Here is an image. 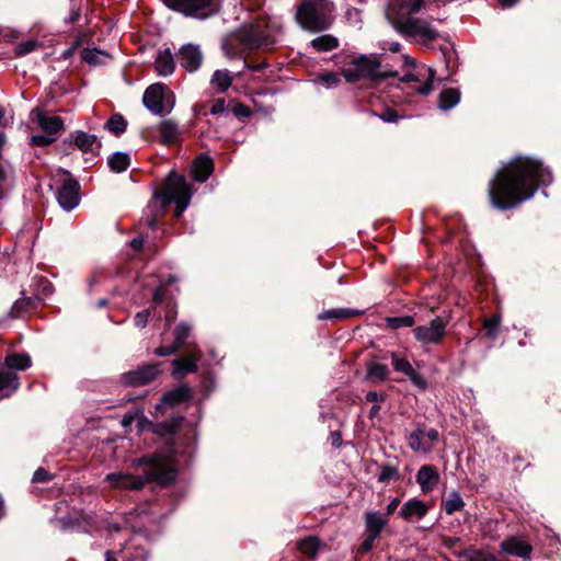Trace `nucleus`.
Listing matches in <instances>:
<instances>
[{
    "instance_id": "obj_1",
    "label": "nucleus",
    "mask_w": 561,
    "mask_h": 561,
    "mask_svg": "<svg viewBox=\"0 0 561 561\" xmlns=\"http://www.w3.org/2000/svg\"><path fill=\"white\" fill-rule=\"evenodd\" d=\"M551 182V172L539 160L517 157L495 174L489 187L490 201L497 209H510L533 197L540 185Z\"/></svg>"
},
{
    "instance_id": "obj_2",
    "label": "nucleus",
    "mask_w": 561,
    "mask_h": 561,
    "mask_svg": "<svg viewBox=\"0 0 561 561\" xmlns=\"http://www.w3.org/2000/svg\"><path fill=\"white\" fill-rule=\"evenodd\" d=\"M144 465H147L148 469L142 477H136L127 472H113L105 477V481L114 489L138 491L149 482L167 485L175 479V470L160 456L144 457L133 461L135 468Z\"/></svg>"
},
{
    "instance_id": "obj_3",
    "label": "nucleus",
    "mask_w": 561,
    "mask_h": 561,
    "mask_svg": "<svg viewBox=\"0 0 561 561\" xmlns=\"http://www.w3.org/2000/svg\"><path fill=\"white\" fill-rule=\"evenodd\" d=\"M193 195V188L186 180L176 173H170L167 183L161 193L154 195V201L149 205L151 217L147 219V225L154 229L158 217L165 210L167 205L175 203V217L180 218L183 211L188 207Z\"/></svg>"
},
{
    "instance_id": "obj_4",
    "label": "nucleus",
    "mask_w": 561,
    "mask_h": 561,
    "mask_svg": "<svg viewBox=\"0 0 561 561\" xmlns=\"http://www.w3.org/2000/svg\"><path fill=\"white\" fill-rule=\"evenodd\" d=\"M333 3L329 0H306L296 14L297 23L306 31L317 33L332 23Z\"/></svg>"
},
{
    "instance_id": "obj_5",
    "label": "nucleus",
    "mask_w": 561,
    "mask_h": 561,
    "mask_svg": "<svg viewBox=\"0 0 561 561\" xmlns=\"http://www.w3.org/2000/svg\"><path fill=\"white\" fill-rule=\"evenodd\" d=\"M342 75L347 82H355L363 78L371 80L393 78L398 72L390 69L382 70L380 61L375 57L360 56L343 67Z\"/></svg>"
},
{
    "instance_id": "obj_6",
    "label": "nucleus",
    "mask_w": 561,
    "mask_h": 561,
    "mask_svg": "<svg viewBox=\"0 0 561 561\" xmlns=\"http://www.w3.org/2000/svg\"><path fill=\"white\" fill-rule=\"evenodd\" d=\"M389 22L402 35L430 43L438 37V32L427 21L416 18L402 19L396 11L389 13Z\"/></svg>"
},
{
    "instance_id": "obj_7",
    "label": "nucleus",
    "mask_w": 561,
    "mask_h": 561,
    "mask_svg": "<svg viewBox=\"0 0 561 561\" xmlns=\"http://www.w3.org/2000/svg\"><path fill=\"white\" fill-rule=\"evenodd\" d=\"M145 106L154 115L170 113L174 106V95L163 83L149 85L142 96Z\"/></svg>"
},
{
    "instance_id": "obj_8",
    "label": "nucleus",
    "mask_w": 561,
    "mask_h": 561,
    "mask_svg": "<svg viewBox=\"0 0 561 561\" xmlns=\"http://www.w3.org/2000/svg\"><path fill=\"white\" fill-rule=\"evenodd\" d=\"M403 66L410 69L402 78V82H423L421 87L416 89V92L422 95H427L433 90V81L435 79L436 71L425 65L417 66L415 60L409 55H403Z\"/></svg>"
},
{
    "instance_id": "obj_9",
    "label": "nucleus",
    "mask_w": 561,
    "mask_h": 561,
    "mask_svg": "<svg viewBox=\"0 0 561 561\" xmlns=\"http://www.w3.org/2000/svg\"><path fill=\"white\" fill-rule=\"evenodd\" d=\"M162 2L172 10L202 20L215 14L219 9L216 0H162Z\"/></svg>"
},
{
    "instance_id": "obj_10",
    "label": "nucleus",
    "mask_w": 561,
    "mask_h": 561,
    "mask_svg": "<svg viewBox=\"0 0 561 561\" xmlns=\"http://www.w3.org/2000/svg\"><path fill=\"white\" fill-rule=\"evenodd\" d=\"M276 30L275 23H270L266 19L259 20L248 27L244 41L252 47H272L275 43Z\"/></svg>"
},
{
    "instance_id": "obj_11",
    "label": "nucleus",
    "mask_w": 561,
    "mask_h": 561,
    "mask_svg": "<svg viewBox=\"0 0 561 561\" xmlns=\"http://www.w3.org/2000/svg\"><path fill=\"white\" fill-rule=\"evenodd\" d=\"M447 321L440 317L434 318L428 324L413 329L414 337L422 345L439 344L446 334Z\"/></svg>"
},
{
    "instance_id": "obj_12",
    "label": "nucleus",
    "mask_w": 561,
    "mask_h": 561,
    "mask_svg": "<svg viewBox=\"0 0 561 561\" xmlns=\"http://www.w3.org/2000/svg\"><path fill=\"white\" fill-rule=\"evenodd\" d=\"M365 522V539L360 545L362 552H368L373 549L375 540L380 536L381 531L388 524L386 516L379 512L368 511L364 515Z\"/></svg>"
},
{
    "instance_id": "obj_13",
    "label": "nucleus",
    "mask_w": 561,
    "mask_h": 561,
    "mask_svg": "<svg viewBox=\"0 0 561 561\" xmlns=\"http://www.w3.org/2000/svg\"><path fill=\"white\" fill-rule=\"evenodd\" d=\"M68 175V173H65L66 179L57 192V201L62 209L70 211L78 206L80 196L79 183Z\"/></svg>"
},
{
    "instance_id": "obj_14",
    "label": "nucleus",
    "mask_w": 561,
    "mask_h": 561,
    "mask_svg": "<svg viewBox=\"0 0 561 561\" xmlns=\"http://www.w3.org/2000/svg\"><path fill=\"white\" fill-rule=\"evenodd\" d=\"M176 58L181 67H183L188 72H194L198 70L203 64L204 56L201 50V47L195 44H185L182 45L178 53Z\"/></svg>"
},
{
    "instance_id": "obj_15",
    "label": "nucleus",
    "mask_w": 561,
    "mask_h": 561,
    "mask_svg": "<svg viewBox=\"0 0 561 561\" xmlns=\"http://www.w3.org/2000/svg\"><path fill=\"white\" fill-rule=\"evenodd\" d=\"M159 374V364H148L125 373L122 379L128 386H144L156 379Z\"/></svg>"
},
{
    "instance_id": "obj_16",
    "label": "nucleus",
    "mask_w": 561,
    "mask_h": 561,
    "mask_svg": "<svg viewBox=\"0 0 561 561\" xmlns=\"http://www.w3.org/2000/svg\"><path fill=\"white\" fill-rule=\"evenodd\" d=\"M31 116L37 124V127L49 136L56 137L65 128L61 117L51 115L41 108L33 110Z\"/></svg>"
},
{
    "instance_id": "obj_17",
    "label": "nucleus",
    "mask_w": 561,
    "mask_h": 561,
    "mask_svg": "<svg viewBox=\"0 0 561 561\" xmlns=\"http://www.w3.org/2000/svg\"><path fill=\"white\" fill-rule=\"evenodd\" d=\"M390 358L396 371L405 375L415 387L422 390L427 388L425 378L413 368L405 357L400 356L398 353H391Z\"/></svg>"
},
{
    "instance_id": "obj_18",
    "label": "nucleus",
    "mask_w": 561,
    "mask_h": 561,
    "mask_svg": "<svg viewBox=\"0 0 561 561\" xmlns=\"http://www.w3.org/2000/svg\"><path fill=\"white\" fill-rule=\"evenodd\" d=\"M201 358V351H196L192 354H186L181 358L174 359L172 362V376L174 378H182L188 373H195L197 370V363L199 362Z\"/></svg>"
},
{
    "instance_id": "obj_19",
    "label": "nucleus",
    "mask_w": 561,
    "mask_h": 561,
    "mask_svg": "<svg viewBox=\"0 0 561 561\" xmlns=\"http://www.w3.org/2000/svg\"><path fill=\"white\" fill-rule=\"evenodd\" d=\"M428 513V506L415 497L408 500L401 506L399 515L405 522L422 519Z\"/></svg>"
},
{
    "instance_id": "obj_20",
    "label": "nucleus",
    "mask_w": 561,
    "mask_h": 561,
    "mask_svg": "<svg viewBox=\"0 0 561 561\" xmlns=\"http://www.w3.org/2000/svg\"><path fill=\"white\" fill-rule=\"evenodd\" d=\"M425 0H392L386 12L387 19L389 20V13L393 10L402 19L411 18V15L417 13L424 7Z\"/></svg>"
},
{
    "instance_id": "obj_21",
    "label": "nucleus",
    "mask_w": 561,
    "mask_h": 561,
    "mask_svg": "<svg viewBox=\"0 0 561 561\" xmlns=\"http://www.w3.org/2000/svg\"><path fill=\"white\" fill-rule=\"evenodd\" d=\"M501 549L507 554L516 556L525 560L530 558L533 551L531 546L519 537L504 539L501 542Z\"/></svg>"
},
{
    "instance_id": "obj_22",
    "label": "nucleus",
    "mask_w": 561,
    "mask_h": 561,
    "mask_svg": "<svg viewBox=\"0 0 561 561\" xmlns=\"http://www.w3.org/2000/svg\"><path fill=\"white\" fill-rule=\"evenodd\" d=\"M192 397L191 388L186 385H182L163 394L161 404L156 407L157 412L162 410L163 405L175 407L182 402L188 401Z\"/></svg>"
},
{
    "instance_id": "obj_23",
    "label": "nucleus",
    "mask_w": 561,
    "mask_h": 561,
    "mask_svg": "<svg viewBox=\"0 0 561 561\" xmlns=\"http://www.w3.org/2000/svg\"><path fill=\"white\" fill-rule=\"evenodd\" d=\"M416 482L420 484L423 493H428L439 482V474L433 466L424 465L417 471Z\"/></svg>"
},
{
    "instance_id": "obj_24",
    "label": "nucleus",
    "mask_w": 561,
    "mask_h": 561,
    "mask_svg": "<svg viewBox=\"0 0 561 561\" xmlns=\"http://www.w3.org/2000/svg\"><path fill=\"white\" fill-rule=\"evenodd\" d=\"M71 136L73 137L75 146L82 152H91L93 154L99 153L101 142L95 135L77 130Z\"/></svg>"
},
{
    "instance_id": "obj_25",
    "label": "nucleus",
    "mask_w": 561,
    "mask_h": 561,
    "mask_svg": "<svg viewBox=\"0 0 561 561\" xmlns=\"http://www.w3.org/2000/svg\"><path fill=\"white\" fill-rule=\"evenodd\" d=\"M160 140L163 145L170 146L180 141L181 130L173 119H164L159 126Z\"/></svg>"
},
{
    "instance_id": "obj_26",
    "label": "nucleus",
    "mask_w": 561,
    "mask_h": 561,
    "mask_svg": "<svg viewBox=\"0 0 561 561\" xmlns=\"http://www.w3.org/2000/svg\"><path fill=\"white\" fill-rule=\"evenodd\" d=\"M213 171V160L207 156H199L193 162L192 174L197 182H206Z\"/></svg>"
},
{
    "instance_id": "obj_27",
    "label": "nucleus",
    "mask_w": 561,
    "mask_h": 561,
    "mask_svg": "<svg viewBox=\"0 0 561 561\" xmlns=\"http://www.w3.org/2000/svg\"><path fill=\"white\" fill-rule=\"evenodd\" d=\"M175 62L169 48L158 53L154 60V70L159 76L167 77L174 72Z\"/></svg>"
},
{
    "instance_id": "obj_28",
    "label": "nucleus",
    "mask_w": 561,
    "mask_h": 561,
    "mask_svg": "<svg viewBox=\"0 0 561 561\" xmlns=\"http://www.w3.org/2000/svg\"><path fill=\"white\" fill-rule=\"evenodd\" d=\"M19 388L15 373L0 370V400L11 397Z\"/></svg>"
},
{
    "instance_id": "obj_29",
    "label": "nucleus",
    "mask_w": 561,
    "mask_h": 561,
    "mask_svg": "<svg viewBox=\"0 0 561 561\" xmlns=\"http://www.w3.org/2000/svg\"><path fill=\"white\" fill-rule=\"evenodd\" d=\"M408 445L415 453L428 454L433 449V445L426 440L425 432L417 428L408 436Z\"/></svg>"
},
{
    "instance_id": "obj_30",
    "label": "nucleus",
    "mask_w": 561,
    "mask_h": 561,
    "mask_svg": "<svg viewBox=\"0 0 561 561\" xmlns=\"http://www.w3.org/2000/svg\"><path fill=\"white\" fill-rule=\"evenodd\" d=\"M322 542L314 536H309L297 542V549L306 557L314 558L323 548Z\"/></svg>"
},
{
    "instance_id": "obj_31",
    "label": "nucleus",
    "mask_w": 561,
    "mask_h": 561,
    "mask_svg": "<svg viewBox=\"0 0 561 561\" xmlns=\"http://www.w3.org/2000/svg\"><path fill=\"white\" fill-rule=\"evenodd\" d=\"M460 101V92L457 89L449 88L440 92L438 106L443 111H448L456 106Z\"/></svg>"
},
{
    "instance_id": "obj_32",
    "label": "nucleus",
    "mask_w": 561,
    "mask_h": 561,
    "mask_svg": "<svg viewBox=\"0 0 561 561\" xmlns=\"http://www.w3.org/2000/svg\"><path fill=\"white\" fill-rule=\"evenodd\" d=\"M389 376V368L385 364L380 363H369L367 365V374L366 378L368 380H371L374 382H382L385 381Z\"/></svg>"
},
{
    "instance_id": "obj_33",
    "label": "nucleus",
    "mask_w": 561,
    "mask_h": 561,
    "mask_svg": "<svg viewBox=\"0 0 561 561\" xmlns=\"http://www.w3.org/2000/svg\"><path fill=\"white\" fill-rule=\"evenodd\" d=\"M311 46L318 51H331L339 46V39L331 34H323L313 38Z\"/></svg>"
},
{
    "instance_id": "obj_34",
    "label": "nucleus",
    "mask_w": 561,
    "mask_h": 561,
    "mask_svg": "<svg viewBox=\"0 0 561 561\" xmlns=\"http://www.w3.org/2000/svg\"><path fill=\"white\" fill-rule=\"evenodd\" d=\"M233 78L229 70H216L211 77V84L220 92L227 91L232 84Z\"/></svg>"
},
{
    "instance_id": "obj_35",
    "label": "nucleus",
    "mask_w": 561,
    "mask_h": 561,
    "mask_svg": "<svg viewBox=\"0 0 561 561\" xmlns=\"http://www.w3.org/2000/svg\"><path fill=\"white\" fill-rule=\"evenodd\" d=\"M4 364L9 369L24 370L31 366V358L25 354H12L5 357Z\"/></svg>"
},
{
    "instance_id": "obj_36",
    "label": "nucleus",
    "mask_w": 561,
    "mask_h": 561,
    "mask_svg": "<svg viewBox=\"0 0 561 561\" xmlns=\"http://www.w3.org/2000/svg\"><path fill=\"white\" fill-rule=\"evenodd\" d=\"M130 163V158L125 152H115L108 158V167L115 172L125 171Z\"/></svg>"
},
{
    "instance_id": "obj_37",
    "label": "nucleus",
    "mask_w": 561,
    "mask_h": 561,
    "mask_svg": "<svg viewBox=\"0 0 561 561\" xmlns=\"http://www.w3.org/2000/svg\"><path fill=\"white\" fill-rule=\"evenodd\" d=\"M127 127V122L121 114H114L110 117V119L105 124V129L115 136L122 135Z\"/></svg>"
},
{
    "instance_id": "obj_38",
    "label": "nucleus",
    "mask_w": 561,
    "mask_h": 561,
    "mask_svg": "<svg viewBox=\"0 0 561 561\" xmlns=\"http://www.w3.org/2000/svg\"><path fill=\"white\" fill-rule=\"evenodd\" d=\"M465 503L460 494L456 491L451 492L448 499L444 502V510L448 515L454 514L457 511H460L463 507Z\"/></svg>"
},
{
    "instance_id": "obj_39",
    "label": "nucleus",
    "mask_w": 561,
    "mask_h": 561,
    "mask_svg": "<svg viewBox=\"0 0 561 561\" xmlns=\"http://www.w3.org/2000/svg\"><path fill=\"white\" fill-rule=\"evenodd\" d=\"M191 333V328L186 323H180L174 329V342L173 344L181 348L184 346L186 339Z\"/></svg>"
},
{
    "instance_id": "obj_40",
    "label": "nucleus",
    "mask_w": 561,
    "mask_h": 561,
    "mask_svg": "<svg viewBox=\"0 0 561 561\" xmlns=\"http://www.w3.org/2000/svg\"><path fill=\"white\" fill-rule=\"evenodd\" d=\"M414 318L412 316L393 317L387 319V325L390 329L397 330L402 327H413Z\"/></svg>"
},
{
    "instance_id": "obj_41",
    "label": "nucleus",
    "mask_w": 561,
    "mask_h": 561,
    "mask_svg": "<svg viewBox=\"0 0 561 561\" xmlns=\"http://www.w3.org/2000/svg\"><path fill=\"white\" fill-rule=\"evenodd\" d=\"M107 57L106 54H104L101 50L98 49H84L82 51V58L88 64L96 65L103 62V60Z\"/></svg>"
},
{
    "instance_id": "obj_42",
    "label": "nucleus",
    "mask_w": 561,
    "mask_h": 561,
    "mask_svg": "<svg viewBox=\"0 0 561 561\" xmlns=\"http://www.w3.org/2000/svg\"><path fill=\"white\" fill-rule=\"evenodd\" d=\"M57 137L45 135H34L30 138L31 146L48 147L56 141Z\"/></svg>"
},
{
    "instance_id": "obj_43",
    "label": "nucleus",
    "mask_w": 561,
    "mask_h": 561,
    "mask_svg": "<svg viewBox=\"0 0 561 561\" xmlns=\"http://www.w3.org/2000/svg\"><path fill=\"white\" fill-rule=\"evenodd\" d=\"M318 81L320 83H322L323 85H325L327 88H332V87H335L336 84H339L341 79H340L339 75L333 73V72H328V73L320 75L318 77Z\"/></svg>"
},
{
    "instance_id": "obj_44",
    "label": "nucleus",
    "mask_w": 561,
    "mask_h": 561,
    "mask_svg": "<svg viewBox=\"0 0 561 561\" xmlns=\"http://www.w3.org/2000/svg\"><path fill=\"white\" fill-rule=\"evenodd\" d=\"M181 421H182V417H179L176 421L158 424L156 426V432L162 433V434H172L175 432V430L180 425Z\"/></svg>"
},
{
    "instance_id": "obj_45",
    "label": "nucleus",
    "mask_w": 561,
    "mask_h": 561,
    "mask_svg": "<svg viewBox=\"0 0 561 561\" xmlns=\"http://www.w3.org/2000/svg\"><path fill=\"white\" fill-rule=\"evenodd\" d=\"M500 325V319L497 317H492L485 320L484 328L486 330V335L491 339L496 336V332Z\"/></svg>"
},
{
    "instance_id": "obj_46",
    "label": "nucleus",
    "mask_w": 561,
    "mask_h": 561,
    "mask_svg": "<svg viewBox=\"0 0 561 561\" xmlns=\"http://www.w3.org/2000/svg\"><path fill=\"white\" fill-rule=\"evenodd\" d=\"M37 46H38V44L35 41L23 42L16 46L15 53L19 56H24V55L33 51Z\"/></svg>"
},
{
    "instance_id": "obj_47",
    "label": "nucleus",
    "mask_w": 561,
    "mask_h": 561,
    "mask_svg": "<svg viewBox=\"0 0 561 561\" xmlns=\"http://www.w3.org/2000/svg\"><path fill=\"white\" fill-rule=\"evenodd\" d=\"M150 313L151 311L149 309L137 312L135 316V325L141 329L145 328L148 323Z\"/></svg>"
},
{
    "instance_id": "obj_48",
    "label": "nucleus",
    "mask_w": 561,
    "mask_h": 561,
    "mask_svg": "<svg viewBox=\"0 0 561 561\" xmlns=\"http://www.w3.org/2000/svg\"><path fill=\"white\" fill-rule=\"evenodd\" d=\"M398 474V470L391 466H386L381 469V472L378 477V480L380 482H385L390 480L391 478L396 477Z\"/></svg>"
},
{
    "instance_id": "obj_49",
    "label": "nucleus",
    "mask_w": 561,
    "mask_h": 561,
    "mask_svg": "<svg viewBox=\"0 0 561 561\" xmlns=\"http://www.w3.org/2000/svg\"><path fill=\"white\" fill-rule=\"evenodd\" d=\"M379 118L386 123H396L399 118L397 112L392 108L385 110L381 114L378 115Z\"/></svg>"
},
{
    "instance_id": "obj_50",
    "label": "nucleus",
    "mask_w": 561,
    "mask_h": 561,
    "mask_svg": "<svg viewBox=\"0 0 561 561\" xmlns=\"http://www.w3.org/2000/svg\"><path fill=\"white\" fill-rule=\"evenodd\" d=\"M180 348L176 345L172 344L170 346H160L154 350V354L158 356H168L176 353Z\"/></svg>"
},
{
    "instance_id": "obj_51",
    "label": "nucleus",
    "mask_w": 561,
    "mask_h": 561,
    "mask_svg": "<svg viewBox=\"0 0 561 561\" xmlns=\"http://www.w3.org/2000/svg\"><path fill=\"white\" fill-rule=\"evenodd\" d=\"M226 110V102L224 99H217L214 101L211 107H210V114L218 115L224 113Z\"/></svg>"
},
{
    "instance_id": "obj_52",
    "label": "nucleus",
    "mask_w": 561,
    "mask_h": 561,
    "mask_svg": "<svg viewBox=\"0 0 561 561\" xmlns=\"http://www.w3.org/2000/svg\"><path fill=\"white\" fill-rule=\"evenodd\" d=\"M350 314H351V312L348 310L333 309V310L325 312L323 316H321V318H330V319L345 318V317H348Z\"/></svg>"
},
{
    "instance_id": "obj_53",
    "label": "nucleus",
    "mask_w": 561,
    "mask_h": 561,
    "mask_svg": "<svg viewBox=\"0 0 561 561\" xmlns=\"http://www.w3.org/2000/svg\"><path fill=\"white\" fill-rule=\"evenodd\" d=\"M79 18H80V5L77 1H72L70 14H69V18L67 19V21L69 23H73V22L78 21Z\"/></svg>"
},
{
    "instance_id": "obj_54",
    "label": "nucleus",
    "mask_w": 561,
    "mask_h": 561,
    "mask_svg": "<svg viewBox=\"0 0 561 561\" xmlns=\"http://www.w3.org/2000/svg\"><path fill=\"white\" fill-rule=\"evenodd\" d=\"M50 479V476L49 473L43 469V468H38L34 474H33V482H45V481H48Z\"/></svg>"
},
{
    "instance_id": "obj_55",
    "label": "nucleus",
    "mask_w": 561,
    "mask_h": 561,
    "mask_svg": "<svg viewBox=\"0 0 561 561\" xmlns=\"http://www.w3.org/2000/svg\"><path fill=\"white\" fill-rule=\"evenodd\" d=\"M233 113L238 117H249L251 115V110L248 106L243 105V104H238L233 108Z\"/></svg>"
},
{
    "instance_id": "obj_56",
    "label": "nucleus",
    "mask_w": 561,
    "mask_h": 561,
    "mask_svg": "<svg viewBox=\"0 0 561 561\" xmlns=\"http://www.w3.org/2000/svg\"><path fill=\"white\" fill-rule=\"evenodd\" d=\"M400 504V499L399 497H393L390 503L387 505V510H386V516H390L393 514V512L398 508Z\"/></svg>"
},
{
    "instance_id": "obj_57",
    "label": "nucleus",
    "mask_w": 561,
    "mask_h": 561,
    "mask_svg": "<svg viewBox=\"0 0 561 561\" xmlns=\"http://www.w3.org/2000/svg\"><path fill=\"white\" fill-rule=\"evenodd\" d=\"M164 289L162 287H158L154 289L153 291V302L154 304H160L162 302L163 298H164Z\"/></svg>"
},
{
    "instance_id": "obj_58",
    "label": "nucleus",
    "mask_w": 561,
    "mask_h": 561,
    "mask_svg": "<svg viewBox=\"0 0 561 561\" xmlns=\"http://www.w3.org/2000/svg\"><path fill=\"white\" fill-rule=\"evenodd\" d=\"M460 542V538L457 537H446L443 539V545L447 548H454Z\"/></svg>"
},
{
    "instance_id": "obj_59",
    "label": "nucleus",
    "mask_w": 561,
    "mask_h": 561,
    "mask_svg": "<svg viewBox=\"0 0 561 561\" xmlns=\"http://www.w3.org/2000/svg\"><path fill=\"white\" fill-rule=\"evenodd\" d=\"M439 437V434L436 430L432 428L425 433V438L433 445V442H436Z\"/></svg>"
},
{
    "instance_id": "obj_60",
    "label": "nucleus",
    "mask_w": 561,
    "mask_h": 561,
    "mask_svg": "<svg viewBox=\"0 0 561 561\" xmlns=\"http://www.w3.org/2000/svg\"><path fill=\"white\" fill-rule=\"evenodd\" d=\"M134 420H135V415H134V414H131V413H127V414H125V415L123 416V419H122V425H123L124 427H128V426H130V425H131V423L134 422Z\"/></svg>"
},
{
    "instance_id": "obj_61",
    "label": "nucleus",
    "mask_w": 561,
    "mask_h": 561,
    "mask_svg": "<svg viewBox=\"0 0 561 561\" xmlns=\"http://www.w3.org/2000/svg\"><path fill=\"white\" fill-rule=\"evenodd\" d=\"M383 398L376 391H369L366 394V400L369 402H377L379 400H382Z\"/></svg>"
},
{
    "instance_id": "obj_62",
    "label": "nucleus",
    "mask_w": 561,
    "mask_h": 561,
    "mask_svg": "<svg viewBox=\"0 0 561 561\" xmlns=\"http://www.w3.org/2000/svg\"><path fill=\"white\" fill-rule=\"evenodd\" d=\"M142 244H144V238H141V237H137V238H135V239H133V240L130 241V245H131L135 250H139V249H141Z\"/></svg>"
},
{
    "instance_id": "obj_63",
    "label": "nucleus",
    "mask_w": 561,
    "mask_h": 561,
    "mask_svg": "<svg viewBox=\"0 0 561 561\" xmlns=\"http://www.w3.org/2000/svg\"><path fill=\"white\" fill-rule=\"evenodd\" d=\"M331 438H332V444L334 446H340L341 445V440H342V437H341V434L339 432H332L331 433Z\"/></svg>"
},
{
    "instance_id": "obj_64",
    "label": "nucleus",
    "mask_w": 561,
    "mask_h": 561,
    "mask_svg": "<svg viewBox=\"0 0 561 561\" xmlns=\"http://www.w3.org/2000/svg\"><path fill=\"white\" fill-rule=\"evenodd\" d=\"M388 49L392 53H398L401 49V44L398 42H389L387 43Z\"/></svg>"
}]
</instances>
